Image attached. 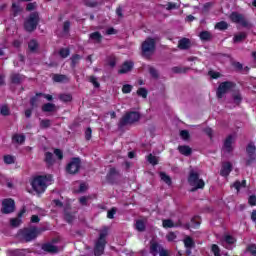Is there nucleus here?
<instances>
[{
	"label": "nucleus",
	"instance_id": "obj_1",
	"mask_svg": "<svg viewBox=\"0 0 256 256\" xmlns=\"http://www.w3.org/2000/svg\"><path fill=\"white\" fill-rule=\"evenodd\" d=\"M53 181L52 175H39L31 181L32 189L36 193H43L47 190V184Z\"/></svg>",
	"mask_w": 256,
	"mask_h": 256
},
{
	"label": "nucleus",
	"instance_id": "obj_2",
	"mask_svg": "<svg viewBox=\"0 0 256 256\" xmlns=\"http://www.w3.org/2000/svg\"><path fill=\"white\" fill-rule=\"evenodd\" d=\"M157 49V38L147 37L141 44L142 57L151 59Z\"/></svg>",
	"mask_w": 256,
	"mask_h": 256
},
{
	"label": "nucleus",
	"instance_id": "obj_3",
	"mask_svg": "<svg viewBox=\"0 0 256 256\" xmlns=\"http://www.w3.org/2000/svg\"><path fill=\"white\" fill-rule=\"evenodd\" d=\"M107 229H104L100 232L98 239L94 245V255L101 256L105 253V247H107Z\"/></svg>",
	"mask_w": 256,
	"mask_h": 256
},
{
	"label": "nucleus",
	"instance_id": "obj_4",
	"mask_svg": "<svg viewBox=\"0 0 256 256\" xmlns=\"http://www.w3.org/2000/svg\"><path fill=\"white\" fill-rule=\"evenodd\" d=\"M141 119V114L139 112L130 111L127 112L118 122V129H123L127 127V125H133V123H137Z\"/></svg>",
	"mask_w": 256,
	"mask_h": 256
},
{
	"label": "nucleus",
	"instance_id": "obj_5",
	"mask_svg": "<svg viewBox=\"0 0 256 256\" xmlns=\"http://www.w3.org/2000/svg\"><path fill=\"white\" fill-rule=\"evenodd\" d=\"M188 183L191 187H193L190 191L195 193L198 189H205V181L199 178V173L195 171H190L188 176Z\"/></svg>",
	"mask_w": 256,
	"mask_h": 256
},
{
	"label": "nucleus",
	"instance_id": "obj_6",
	"mask_svg": "<svg viewBox=\"0 0 256 256\" xmlns=\"http://www.w3.org/2000/svg\"><path fill=\"white\" fill-rule=\"evenodd\" d=\"M19 236L26 243H31V241H34L39 236V229L35 226L23 228L19 230Z\"/></svg>",
	"mask_w": 256,
	"mask_h": 256
},
{
	"label": "nucleus",
	"instance_id": "obj_7",
	"mask_svg": "<svg viewBox=\"0 0 256 256\" xmlns=\"http://www.w3.org/2000/svg\"><path fill=\"white\" fill-rule=\"evenodd\" d=\"M39 12H32L29 17L24 21V29L28 33H33L35 29H37V25H39Z\"/></svg>",
	"mask_w": 256,
	"mask_h": 256
},
{
	"label": "nucleus",
	"instance_id": "obj_8",
	"mask_svg": "<svg viewBox=\"0 0 256 256\" xmlns=\"http://www.w3.org/2000/svg\"><path fill=\"white\" fill-rule=\"evenodd\" d=\"M174 227H182V229L189 230L191 229H199L201 227V216H194L191 218L190 223H185L181 222V220H178L175 224Z\"/></svg>",
	"mask_w": 256,
	"mask_h": 256
},
{
	"label": "nucleus",
	"instance_id": "obj_9",
	"mask_svg": "<svg viewBox=\"0 0 256 256\" xmlns=\"http://www.w3.org/2000/svg\"><path fill=\"white\" fill-rule=\"evenodd\" d=\"M81 169V158L73 157L66 166V173L69 175H77Z\"/></svg>",
	"mask_w": 256,
	"mask_h": 256
},
{
	"label": "nucleus",
	"instance_id": "obj_10",
	"mask_svg": "<svg viewBox=\"0 0 256 256\" xmlns=\"http://www.w3.org/2000/svg\"><path fill=\"white\" fill-rule=\"evenodd\" d=\"M233 87H235V82L225 81L220 83L216 91V95L218 99H223V96L225 95V93H228V91H231Z\"/></svg>",
	"mask_w": 256,
	"mask_h": 256
},
{
	"label": "nucleus",
	"instance_id": "obj_11",
	"mask_svg": "<svg viewBox=\"0 0 256 256\" xmlns=\"http://www.w3.org/2000/svg\"><path fill=\"white\" fill-rule=\"evenodd\" d=\"M2 213L4 215H10V213H15V200L12 198H6L2 200Z\"/></svg>",
	"mask_w": 256,
	"mask_h": 256
},
{
	"label": "nucleus",
	"instance_id": "obj_12",
	"mask_svg": "<svg viewBox=\"0 0 256 256\" xmlns=\"http://www.w3.org/2000/svg\"><path fill=\"white\" fill-rule=\"evenodd\" d=\"M230 19L232 23H238L242 27H249V21L245 19V16H243V14H239V12H232L230 14Z\"/></svg>",
	"mask_w": 256,
	"mask_h": 256
},
{
	"label": "nucleus",
	"instance_id": "obj_13",
	"mask_svg": "<svg viewBox=\"0 0 256 256\" xmlns=\"http://www.w3.org/2000/svg\"><path fill=\"white\" fill-rule=\"evenodd\" d=\"M119 175V170H117V168H110L106 175L107 183H109L110 185H115V183H117V177H119Z\"/></svg>",
	"mask_w": 256,
	"mask_h": 256
},
{
	"label": "nucleus",
	"instance_id": "obj_14",
	"mask_svg": "<svg viewBox=\"0 0 256 256\" xmlns=\"http://www.w3.org/2000/svg\"><path fill=\"white\" fill-rule=\"evenodd\" d=\"M133 67H135V63H133V61H125L118 70V74L126 75V73H131V71H133Z\"/></svg>",
	"mask_w": 256,
	"mask_h": 256
},
{
	"label": "nucleus",
	"instance_id": "obj_15",
	"mask_svg": "<svg viewBox=\"0 0 256 256\" xmlns=\"http://www.w3.org/2000/svg\"><path fill=\"white\" fill-rule=\"evenodd\" d=\"M165 248H163V246H161V244H159V242L150 241V253L153 256H158L161 251H163Z\"/></svg>",
	"mask_w": 256,
	"mask_h": 256
},
{
	"label": "nucleus",
	"instance_id": "obj_16",
	"mask_svg": "<svg viewBox=\"0 0 256 256\" xmlns=\"http://www.w3.org/2000/svg\"><path fill=\"white\" fill-rule=\"evenodd\" d=\"M231 171H233V164H231V162H225L222 164L220 175L221 177H229V175H231Z\"/></svg>",
	"mask_w": 256,
	"mask_h": 256
},
{
	"label": "nucleus",
	"instance_id": "obj_17",
	"mask_svg": "<svg viewBox=\"0 0 256 256\" xmlns=\"http://www.w3.org/2000/svg\"><path fill=\"white\" fill-rule=\"evenodd\" d=\"M223 149L226 151V153L233 152V135H228L224 140Z\"/></svg>",
	"mask_w": 256,
	"mask_h": 256
},
{
	"label": "nucleus",
	"instance_id": "obj_18",
	"mask_svg": "<svg viewBox=\"0 0 256 256\" xmlns=\"http://www.w3.org/2000/svg\"><path fill=\"white\" fill-rule=\"evenodd\" d=\"M25 80V76L19 73H12L10 75V81L13 85H21Z\"/></svg>",
	"mask_w": 256,
	"mask_h": 256
},
{
	"label": "nucleus",
	"instance_id": "obj_19",
	"mask_svg": "<svg viewBox=\"0 0 256 256\" xmlns=\"http://www.w3.org/2000/svg\"><path fill=\"white\" fill-rule=\"evenodd\" d=\"M42 251H45L46 253H59V248L51 243H44L41 247Z\"/></svg>",
	"mask_w": 256,
	"mask_h": 256
},
{
	"label": "nucleus",
	"instance_id": "obj_20",
	"mask_svg": "<svg viewBox=\"0 0 256 256\" xmlns=\"http://www.w3.org/2000/svg\"><path fill=\"white\" fill-rule=\"evenodd\" d=\"M178 48L182 51H187L191 49V40L189 38H182L178 41Z\"/></svg>",
	"mask_w": 256,
	"mask_h": 256
},
{
	"label": "nucleus",
	"instance_id": "obj_21",
	"mask_svg": "<svg viewBox=\"0 0 256 256\" xmlns=\"http://www.w3.org/2000/svg\"><path fill=\"white\" fill-rule=\"evenodd\" d=\"M178 151L181 155H184V157H189L193 153V149L188 145H179Z\"/></svg>",
	"mask_w": 256,
	"mask_h": 256
},
{
	"label": "nucleus",
	"instance_id": "obj_22",
	"mask_svg": "<svg viewBox=\"0 0 256 256\" xmlns=\"http://www.w3.org/2000/svg\"><path fill=\"white\" fill-rule=\"evenodd\" d=\"M83 59V56L79 55V54H73L70 58V67L71 69H75V67H77V65H79V62Z\"/></svg>",
	"mask_w": 256,
	"mask_h": 256
},
{
	"label": "nucleus",
	"instance_id": "obj_23",
	"mask_svg": "<svg viewBox=\"0 0 256 256\" xmlns=\"http://www.w3.org/2000/svg\"><path fill=\"white\" fill-rule=\"evenodd\" d=\"M11 13L13 17H19L23 13V8L17 3H12Z\"/></svg>",
	"mask_w": 256,
	"mask_h": 256
},
{
	"label": "nucleus",
	"instance_id": "obj_24",
	"mask_svg": "<svg viewBox=\"0 0 256 256\" xmlns=\"http://www.w3.org/2000/svg\"><path fill=\"white\" fill-rule=\"evenodd\" d=\"M57 109V106L54 103H45L42 105L43 113H53Z\"/></svg>",
	"mask_w": 256,
	"mask_h": 256
},
{
	"label": "nucleus",
	"instance_id": "obj_25",
	"mask_svg": "<svg viewBox=\"0 0 256 256\" xmlns=\"http://www.w3.org/2000/svg\"><path fill=\"white\" fill-rule=\"evenodd\" d=\"M44 161H45L47 167H53V165H55V158H53V153L46 152Z\"/></svg>",
	"mask_w": 256,
	"mask_h": 256
},
{
	"label": "nucleus",
	"instance_id": "obj_26",
	"mask_svg": "<svg viewBox=\"0 0 256 256\" xmlns=\"http://www.w3.org/2000/svg\"><path fill=\"white\" fill-rule=\"evenodd\" d=\"M231 187H234L237 193H239V191H241V188L245 189V187H247V180H236Z\"/></svg>",
	"mask_w": 256,
	"mask_h": 256
},
{
	"label": "nucleus",
	"instance_id": "obj_27",
	"mask_svg": "<svg viewBox=\"0 0 256 256\" xmlns=\"http://www.w3.org/2000/svg\"><path fill=\"white\" fill-rule=\"evenodd\" d=\"M25 134H14L12 136V142L17 143L18 145H23L25 143Z\"/></svg>",
	"mask_w": 256,
	"mask_h": 256
},
{
	"label": "nucleus",
	"instance_id": "obj_28",
	"mask_svg": "<svg viewBox=\"0 0 256 256\" xmlns=\"http://www.w3.org/2000/svg\"><path fill=\"white\" fill-rule=\"evenodd\" d=\"M184 247L186 249H195V240L191 236L184 238Z\"/></svg>",
	"mask_w": 256,
	"mask_h": 256
},
{
	"label": "nucleus",
	"instance_id": "obj_29",
	"mask_svg": "<svg viewBox=\"0 0 256 256\" xmlns=\"http://www.w3.org/2000/svg\"><path fill=\"white\" fill-rule=\"evenodd\" d=\"M199 37L201 41H211V39H213V35H211V32L207 30L200 32Z\"/></svg>",
	"mask_w": 256,
	"mask_h": 256
},
{
	"label": "nucleus",
	"instance_id": "obj_30",
	"mask_svg": "<svg viewBox=\"0 0 256 256\" xmlns=\"http://www.w3.org/2000/svg\"><path fill=\"white\" fill-rule=\"evenodd\" d=\"M28 49L31 53H35V51L39 49V42L35 39L30 40L28 43Z\"/></svg>",
	"mask_w": 256,
	"mask_h": 256
},
{
	"label": "nucleus",
	"instance_id": "obj_31",
	"mask_svg": "<svg viewBox=\"0 0 256 256\" xmlns=\"http://www.w3.org/2000/svg\"><path fill=\"white\" fill-rule=\"evenodd\" d=\"M214 28L218 31H227V29H229V24L225 21H220L215 24Z\"/></svg>",
	"mask_w": 256,
	"mask_h": 256
},
{
	"label": "nucleus",
	"instance_id": "obj_32",
	"mask_svg": "<svg viewBox=\"0 0 256 256\" xmlns=\"http://www.w3.org/2000/svg\"><path fill=\"white\" fill-rule=\"evenodd\" d=\"M160 179L166 183V185L171 186L173 184V181L171 180V176L167 175L165 172H160Z\"/></svg>",
	"mask_w": 256,
	"mask_h": 256
},
{
	"label": "nucleus",
	"instance_id": "obj_33",
	"mask_svg": "<svg viewBox=\"0 0 256 256\" xmlns=\"http://www.w3.org/2000/svg\"><path fill=\"white\" fill-rule=\"evenodd\" d=\"M90 39H92V41H97V43H101V41H103V35H101V32L96 31L90 34Z\"/></svg>",
	"mask_w": 256,
	"mask_h": 256
},
{
	"label": "nucleus",
	"instance_id": "obj_34",
	"mask_svg": "<svg viewBox=\"0 0 256 256\" xmlns=\"http://www.w3.org/2000/svg\"><path fill=\"white\" fill-rule=\"evenodd\" d=\"M52 79L54 83H63V81H67V76L64 74H54Z\"/></svg>",
	"mask_w": 256,
	"mask_h": 256
},
{
	"label": "nucleus",
	"instance_id": "obj_35",
	"mask_svg": "<svg viewBox=\"0 0 256 256\" xmlns=\"http://www.w3.org/2000/svg\"><path fill=\"white\" fill-rule=\"evenodd\" d=\"M60 101L63 103H71L73 101V96L71 94H60L59 95Z\"/></svg>",
	"mask_w": 256,
	"mask_h": 256
},
{
	"label": "nucleus",
	"instance_id": "obj_36",
	"mask_svg": "<svg viewBox=\"0 0 256 256\" xmlns=\"http://www.w3.org/2000/svg\"><path fill=\"white\" fill-rule=\"evenodd\" d=\"M15 159L16 158L13 155L7 154L3 156V161L6 165H13L15 163Z\"/></svg>",
	"mask_w": 256,
	"mask_h": 256
},
{
	"label": "nucleus",
	"instance_id": "obj_37",
	"mask_svg": "<svg viewBox=\"0 0 256 256\" xmlns=\"http://www.w3.org/2000/svg\"><path fill=\"white\" fill-rule=\"evenodd\" d=\"M244 39H247V33L242 32L234 36L233 41L234 43H241V41H244Z\"/></svg>",
	"mask_w": 256,
	"mask_h": 256
},
{
	"label": "nucleus",
	"instance_id": "obj_38",
	"mask_svg": "<svg viewBox=\"0 0 256 256\" xmlns=\"http://www.w3.org/2000/svg\"><path fill=\"white\" fill-rule=\"evenodd\" d=\"M162 227H164V229H173L175 223L171 219H165L162 221Z\"/></svg>",
	"mask_w": 256,
	"mask_h": 256
},
{
	"label": "nucleus",
	"instance_id": "obj_39",
	"mask_svg": "<svg viewBox=\"0 0 256 256\" xmlns=\"http://www.w3.org/2000/svg\"><path fill=\"white\" fill-rule=\"evenodd\" d=\"M148 72H149V74L151 75V78H152V79H159V71L156 70L155 67L150 66V67L148 68Z\"/></svg>",
	"mask_w": 256,
	"mask_h": 256
},
{
	"label": "nucleus",
	"instance_id": "obj_40",
	"mask_svg": "<svg viewBox=\"0 0 256 256\" xmlns=\"http://www.w3.org/2000/svg\"><path fill=\"white\" fill-rule=\"evenodd\" d=\"M58 54L62 59H67V56L71 55V50L69 48H61Z\"/></svg>",
	"mask_w": 256,
	"mask_h": 256
},
{
	"label": "nucleus",
	"instance_id": "obj_41",
	"mask_svg": "<svg viewBox=\"0 0 256 256\" xmlns=\"http://www.w3.org/2000/svg\"><path fill=\"white\" fill-rule=\"evenodd\" d=\"M224 241L227 243V245H235V243H237V239L229 234L224 236Z\"/></svg>",
	"mask_w": 256,
	"mask_h": 256
},
{
	"label": "nucleus",
	"instance_id": "obj_42",
	"mask_svg": "<svg viewBox=\"0 0 256 256\" xmlns=\"http://www.w3.org/2000/svg\"><path fill=\"white\" fill-rule=\"evenodd\" d=\"M190 68L188 67H179V66H175L172 68V72L176 73V74H181V73H187V71H189Z\"/></svg>",
	"mask_w": 256,
	"mask_h": 256
},
{
	"label": "nucleus",
	"instance_id": "obj_43",
	"mask_svg": "<svg viewBox=\"0 0 256 256\" xmlns=\"http://www.w3.org/2000/svg\"><path fill=\"white\" fill-rule=\"evenodd\" d=\"M256 147L253 144H248L246 147V152L248 154V157L255 156Z\"/></svg>",
	"mask_w": 256,
	"mask_h": 256
},
{
	"label": "nucleus",
	"instance_id": "obj_44",
	"mask_svg": "<svg viewBox=\"0 0 256 256\" xmlns=\"http://www.w3.org/2000/svg\"><path fill=\"white\" fill-rule=\"evenodd\" d=\"M138 97H142L143 99H147V95H149V91L146 88L140 87L137 90Z\"/></svg>",
	"mask_w": 256,
	"mask_h": 256
},
{
	"label": "nucleus",
	"instance_id": "obj_45",
	"mask_svg": "<svg viewBox=\"0 0 256 256\" xmlns=\"http://www.w3.org/2000/svg\"><path fill=\"white\" fill-rule=\"evenodd\" d=\"M147 161L150 163V165H159V160L157 159V156H153V154H149L147 156Z\"/></svg>",
	"mask_w": 256,
	"mask_h": 256
},
{
	"label": "nucleus",
	"instance_id": "obj_46",
	"mask_svg": "<svg viewBox=\"0 0 256 256\" xmlns=\"http://www.w3.org/2000/svg\"><path fill=\"white\" fill-rule=\"evenodd\" d=\"M49 127H51V120L42 119L40 121V129H49Z\"/></svg>",
	"mask_w": 256,
	"mask_h": 256
},
{
	"label": "nucleus",
	"instance_id": "obj_47",
	"mask_svg": "<svg viewBox=\"0 0 256 256\" xmlns=\"http://www.w3.org/2000/svg\"><path fill=\"white\" fill-rule=\"evenodd\" d=\"M107 63L109 65V67H111L113 69L117 65V57L109 56L107 58Z\"/></svg>",
	"mask_w": 256,
	"mask_h": 256
},
{
	"label": "nucleus",
	"instance_id": "obj_48",
	"mask_svg": "<svg viewBox=\"0 0 256 256\" xmlns=\"http://www.w3.org/2000/svg\"><path fill=\"white\" fill-rule=\"evenodd\" d=\"M1 115H3L4 117H9V115H11V110L9 109V106L7 105L1 106Z\"/></svg>",
	"mask_w": 256,
	"mask_h": 256
},
{
	"label": "nucleus",
	"instance_id": "obj_49",
	"mask_svg": "<svg viewBox=\"0 0 256 256\" xmlns=\"http://www.w3.org/2000/svg\"><path fill=\"white\" fill-rule=\"evenodd\" d=\"M211 252L214 254V256H221V248H219L217 244H212Z\"/></svg>",
	"mask_w": 256,
	"mask_h": 256
},
{
	"label": "nucleus",
	"instance_id": "obj_50",
	"mask_svg": "<svg viewBox=\"0 0 256 256\" xmlns=\"http://www.w3.org/2000/svg\"><path fill=\"white\" fill-rule=\"evenodd\" d=\"M84 5L86 7H97V5H99V2H97L96 0H84Z\"/></svg>",
	"mask_w": 256,
	"mask_h": 256
},
{
	"label": "nucleus",
	"instance_id": "obj_51",
	"mask_svg": "<svg viewBox=\"0 0 256 256\" xmlns=\"http://www.w3.org/2000/svg\"><path fill=\"white\" fill-rule=\"evenodd\" d=\"M136 229H137V231H140V232L145 231V222H143V220H137L136 221Z\"/></svg>",
	"mask_w": 256,
	"mask_h": 256
},
{
	"label": "nucleus",
	"instance_id": "obj_52",
	"mask_svg": "<svg viewBox=\"0 0 256 256\" xmlns=\"http://www.w3.org/2000/svg\"><path fill=\"white\" fill-rule=\"evenodd\" d=\"M89 82L92 83V85H94L95 89H99V87H101V84L99 83V81H97V77L95 76H90Z\"/></svg>",
	"mask_w": 256,
	"mask_h": 256
},
{
	"label": "nucleus",
	"instance_id": "obj_53",
	"mask_svg": "<svg viewBox=\"0 0 256 256\" xmlns=\"http://www.w3.org/2000/svg\"><path fill=\"white\" fill-rule=\"evenodd\" d=\"M131 91H133V86L131 84H125L122 87V93H124L125 95L131 93Z\"/></svg>",
	"mask_w": 256,
	"mask_h": 256
},
{
	"label": "nucleus",
	"instance_id": "obj_54",
	"mask_svg": "<svg viewBox=\"0 0 256 256\" xmlns=\"http://www.w3.org/2000/svg\"><path fill=\"white\" fill-rule=\"evenodd\" d=\"M233 100L236 105H241V102L243 101V97L241 96V93L233 94Z\"/></svg>",
	"mask_w": 256,
	"mask_h": 256
},
{
	"label": "nucleus",
	"instance_id": "obj_55",
	"mask_svg": "<svg viewBox=\"0 0 256 256\" xmlns=\"http://www.w3.org/2000/svg\"><path fill=\"white\" fill-rule=\"evenodd\" d=\"M21 223H22L21 218H12V219L10 220V225H11L12 227H19V225H21Z\"/></svg>",
	"mask_w": 256,
	"mask_h": 256
},
{
	"label": "nucleus",
	"instance_id": "obj_56",
	"mask_svg": "<svg viewBox=\"0 0 256 256\" xmlns=\"http://www.w3.org/2000/svg\"><path fill=\"white\" fill-rule=\"evenodd\" d=\"M36 97H44V99H47V101H53V96L50 94H44L42 92H37Z\"/></svg>",
	"mask_w": 256,
	"mask_h": 256
},
{
	"label": "nucleus",
	"instance_id": "obj_57",
	"mask_svg": "<svg viewBox=\"0 0 256 256\" xmlns=\"http://www.w3.org/2000/svg\"><path fill=\"white\" fill-rule=\"evenodd\" d=\"M246 251H248V253H251L252 256H256V245L251 244L247 246Z\"/></svg>",
	"mask_w": 256,
	"mask_h": 256
},
{
	"label": "nucleus",
	"instance_id": "obj_58",
	"mask_svg": "<svg viewBox=\"0 0 256 256\" xmlns=\"http://www.w3.org/2000/svg\"><path fill=\"white\" fill-rule=\"evenodd\" d=\"M180 137H182V139H183L184 141H187V140H189V138L191 137V135L189 134V131H187V130H181V131H180Z\"/></svg>",
	"mask_w": 256,
	"mask_h": 256
},
{
	"label": "nucleus",
	"instance_id": "obj_59",
	"mask_svg": "<svg viewBox=\"0 0 256 256\" xmlns=\"http://www.w3.org/2000/svg\"><path fill=\"white\" fill-rule=\"evenodd\" d=\"M93 135V130L91 129V127H88L85 131V139L86 141H91V137Z\"/></svg>",
	"mask_w": 256,
	"mask_h": 256
},
{
	"label": "nucleus",
	"instance_id": "obj_60",
	"mask_svg": "<svg viewBox=\"0 0 256 256\" xmlns=\"http://www.w3.org/2000/svg\"><path fill=\"white\" fill-rule=\"evenodd\" d=\"M117 213V209L112 208L107 212L108 219H115V214Z\"/></svg>",
	"mask_w": 256,
	"mask_h": 256
},
{
	"label": "nucleus",
	"instance_id": "obj_61",
	"mask_svg": "<svg viewBox=\"0 0 256 256\" xmlns=\"http://www.w3.org/2000/svg\"><path fill=\"white\" fill-rule=\"evenodd\" d=\"M248 204H249L251 207H255V206H256V196H255V195L249 196V198H248Z\"/></svg>",
	"mask_w": 256,
	"mask_h": 256
},
{
	"label": "nucleus",
	"instance_id": "obj_62",
	"mask_svg": "<svg viewBox=\"0 0 256 256\" xmlns=\"http://www.w3.org/2000/svg\"><path fill=\"white\" fill-rule=\"evenodd\" d=\"M64 219H65L66 223H73V215L69 212H66L64 214Z\"/></svg>",
	"mask_w": 256,
	"mask_h": 256
},
{
	"label": "nucleus",
	"instance_id": "obj_63",
	"mask_svg": "<svg viewBox=\"0 0 256 256\" xmlns=\"http://www.w3.org/2000/svg\"><path fill=\"white\" fill-rule=\"evenodd\" d=\"M54 155H56L59 161L63 160V151H61V149L56 148L54 150Z\"/></svg>",
	"mask_w": 256,
	"mask_h": 256
},
{
	"label": "nucleus",
	"instance_id": "obj_64",
	"mask_svg": "<svg viewBox=\"0 0 256 256\" xmlns=\"http://www.w3.org/2000/svg\"><path fill=\"white\" fill-rule=\"evenodd\" d=\"M232 67H234L236 71H243V64H241L240 62H233Z\"/></svg>",
	"mask_w": 256,
	"mask_h": 256
}]
</instances>
